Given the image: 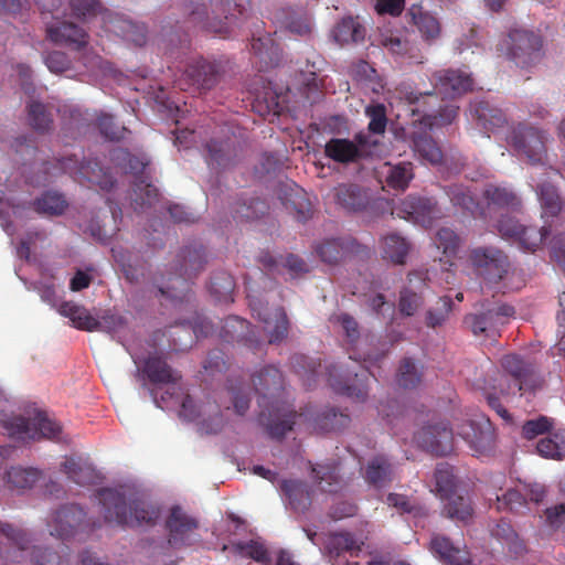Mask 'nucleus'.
<instances>
[{"label":"nucleus","mask_w":565,"mask_h":565,"mask_svg":"<svg viewBox=\"0 0 565 565\" xmlns=\"http://www.w3.org/2000/svg\"><path fill=\"white\" fill-rule=\"evenodd\" d=\"M349 423L348 414L338 412L335 408H328L316 417L315 429L319 433L337 431L347 427Z\"/></svg>","instance_id":"54"},{"label":"nucleus","mask_w":565,"mask_h":565,"mask_svg":"<svg viewBox=\"0 0 565 565\" xmlns=\"http://www.w3.org/2000/svg\"><path fill=\"white\" fill-rule=\"evenodd\" d=\"M335 321L343 330L347 343L349 344L348 350L352 351L350 353L351 360L373 365L384 358V353L372 354L371 352L361 351L360 347L364 341L361 340L359 323L351 315L342 312L335 317Z\"/></svg>","instance_id":"20"},{"label":"nucleus","mask_w":565,"mask_h":565,"mask_svg":"<svg viewBox=\"0 0 565 565\" xmlns=\"http://www.w3.org/2000/svg\"><path fill=\"white\" fill-rule=\"evenodd\" d=\"M501 366L511 379L502 376L500 386L507 384V388H501L503 394H515L518 392L532 391L537 386V376L535 366L524 361L516 354L504 355L501 360Z\"/></svg>","instance_id":"10"},{"label":"nucleus","mask_w":565,"mask_h":565,"mask_svg":"<svg viewBox=\"0 0 565 565\" xmlns=\"http://www.w3.org/2000/svg\"><path fill=\"white\" fill-rule=\"evenodd\" d=\"M255 392L259 395L258 404L263 406L267 397H275L284 388V376L274 365H268L253 375Z\"/></svg>","instance_id":"30"},{"label":"nucleus","mask_w":565,"mask_h":565,"mask_svg":"<svg viewBox=\"0 0 565 565\" xmlns=\"http://www.w3.org/2000/svg\"><path fill=\"white\" fill-rule=\"evenodd\" d=\"M28 120L30 126L38 132H47L52 129L53 118L45 105L32 102L28 105Z\"/></svg>","instance_id":"60"},{"label":"nucleus","mask_w":565,"mask_h":565,"mask_svg":"<svg viewBox=\"0 0 565 565\" xmlns=\"http://www.w3.org/2000/svg\"><path fill=\"white\" fill-rule=\"evenodd\" d=\"M268 205L264 200L259 198H250L248 201L238 200L235 202L232 213L233 217L237 221H250L260 217L266 214Z\"/></svg>","instance_id":"53"},{"label":"nucleus","mask_w":565,"mask_h":565,"mask_svg":"<svg viewBox=\"0 0 565 565\" xmlns=\"http://www.w3.org/2000/svg\"><path fill=\"white\" fill-rule=\"evenodd\" d=\"M469 259L477 274L492 284L501 281L509 274L511 267L508 255L493 246L473 248Z\"/></svg>","instance_id":"11"},{"label":"nucleus","mask_w":565,"mask_h":565,"mask_svg":"<svg viewBox=\"0 0 565 565\" xmlns=\"http://www.w3.org/2000/svg\"><path fill=\"white\" fill-rule=\"evenodd\" d=\"M173 329L174 331L170 332L173 337L172 347L177 351H183L193 344L194 338H206L212 334L213 324L205 317L196 315L192 321H183Z\"/></svg>","instance_id":"24"},{"label":"nucleus","mask_w":565,"mask_h":565,"mask_svg":"<svg viewBox=\"0 0 565 565\" xmlns=\"http://www.w3.org/2000/svg\"><path fill=\"white\" fill-rule=\"evenodd\" d=\"M365 481L377 488L388 486L395 478V467L384 455L373 457L364 469Z\"/></svg>","instance_id":"31"},{"label":"nucleus","mask_w":565,"mask_h":565,"mask_svg":"<svg viewBox=\"0 0 565 565\" xmlns=\"http://www.w3.org/2000/svg\"><path fill=\"white\" fill-rule=\"evenodd\" d=\"M362 545L363 542L358 541L350 532H338L330 534L327 548L331 555L337 557L344 553L356 556Z\"/></svg>","instance_id":"46"},{"label":"nucleus","mask_w":565,"mask_h":565,"mask_svg":"<svg viewBox=\"0 0 565 565\" xmlns=\"http://www.w3.org/2000/svg\"><path fill=\"white\" fill-rule=\"evenodd\" d=\"M434 478L435 489L440 499L458 492L457 476L454 472V467L448 462H440L437 465Z\"/></svg>","instance_id":"50"},{"label":"nucleus","mask_w":565,"mask_h":565,"mask_svg":"<svg viewBox=\"0 0 565 565\" xmlns=\"http://www.w3.org/2000/svg\"><path fill=\"white\" fill-rule=\"evenodd\" d=\"M247 0H211L210 9L204 1L190 2L189 22L203 30L222 35L226 30L225 20L243 14Z\"/></svg>","instance_id":"5"},{"label":"nucleus","mask_w":565,"mask_h":565,"mask_svg":"<svg viewBox=\"0 0 565 565\" xmlns=\"http://www.w3.org/2000/svg\"><path fill=\"white\" fill-rule=\"evenodd\" d=\"M408 100L413 105L412 113L422 116V121L429 128L450 125L458 116L459 107L441 106L435 93L411 94Z\"/></svg>","instance_id":"9"},{"label":"nucleus","mask_w":565,"mask_h":565,"mask_svg":"<svg viewBox=\"0 0 565 565\" xmlns=\"http://www.w3.org/2000/svg\"><path fill=\"white\" fill-rule=\"evenodd\" d=\"M411 147L414 153L427 163L437 166L443 162L444 153L427 131H414L411 136Z\"/></svg>","instance_id":"32"},{"label":"nucleus","mask_w":565,"mask_h":565,"mask_svg":"<svg viewBox=\"0 0 565 565\" xmlns=\"http://www.w3.org/2000/svg\"><path fill=\"white\" fill-rule=\"evenodd\" d=\"M249 307L253 316L264 323L268 343L278 344L287 338L290 323L282 307L269 309L260 300H250Z\"/></svg>","instance_id":"14"},{"label":"nucleus","mask_w":565,"mask_h":565,"mask_svg":"<svg viewBox=\"0 0 565 565\" xmlns=\"http://www.w3.org/2000/svg\"><path fill=\"white\" fill-rule=\"evenodd\" d=\"M85 518V511L77 504L61 507L49 522L51 535L66 540L78 533L93 531L94 526Z\"/></svg>","instance_id":"13"},{"label":"nucleus","mask_w":565,"mask_h":565,"mask_svg":"<svg viewBox=\"0 0 565 565\" xmlns=\"http://www.w3.org/2000/svg\"><path fill=\"white\" fill-rule=\"evenodd\" d=\"M106 32L114 33L124 40L141 46L146 43V26L120 15L103 14Z\"/></svg>","instance_id":"27"},{"label":"nucleus","mask_w":565,"mask_h":565,"mask_svg":"<svg viewBox=\"0 0 565 565\" xmlns=\"http://www.w3.org/2000/svg\"><path fill=\"white\" fill-rule=\"evenodd\" d=\"M374 374L370 371V366L362 367L361 373H354L353 379H343L338 374L337 366L328 367V382L332 390L341 395H345L356 401H364L367 396V386L362 380L366 376Z\"/></svg>","instance_id":"25"},{"label":"nucleus","mask_w":565,"mask_h":565,"mask_svg":"<svg viewBox=\"0 0 565 565\" xmlns=\"http://www.w3.org/2000/svg\"><path fill=\"white\" fill-rule=\"evenodd\" d=\"M235 282L233 277L226 271H218L211 277L209 291L218 302H233V290Z\"/></svg>","instance_id":"51"},{"label":"nucleus","mask_w":565,"mask_h":565,"mask_svg":"<svg viewBox=\"0 0 565 565\" xmlns=\"http://www.w3.org/2000/svg\"><path fill=\"white\" fill-rule=\"evenodd\" d=\"M98 499L107 523L128 527L151 526L156 524L160 516V509L158 507L140 500H132L127 504L124 494L115 489H100L98 491Z\"/></svg>","instance_id":"2"},{"label":"nucleus","mask_w":565,"mask_h":565,"mask_svg":"<svg viewBox=\"0 0 565 565\" xmlns=\"http://www.w3.org/2000/svg\"><path fill=\"white\" fill-rule=\"evenodd\" d=\"M498 510H509L515 513H524L527 510L526 497L522 486L519 489H509L501 497L497 495Z\"/></svg>","instance_id":"61"},{"label":"nucleus","mask_w":565,"mask_h":565,"mask_svg":"<svg viewBox=\"0 0 565 565\" xmlns=\"http://www.w3.org/2000/svg\"><path fill=\"white\" fill-rule=\"evenodd\" d=\"M198 526V520L189 515L181 507H172L166 520V527L169 532V544L175 547L190 545L192 535Z\"/></svg>","instance_id":"19"},{"label":"nucleus","mask_w":565,"mask_h":565,"mask_svg":"<svg viewBox=\"0 0 565 565\" xmlns=\"http://www.w3.org/2000/svg\"><path fill=\"white\" fill-rule=\"evenodd\" d=\"M250 49L259 60L260 71L274 67L279 63V49L268 36L266 38H253L250 42Z\"/></svg>","instance_id":"45"},{"label":"nucleus","mask_w":565,"mask_h":565,"mask_svg":"<svg viewBox=\"0 0 565 565\" xmlns=\"http://www.w3.org/2000/svg\"><path fill=\"white\" fill-rule=\"evenodd\" d=\"M461 239L450 227H441L435 235V244L446 257H455L459 250Z\"/></svg>","instance_id":"63"},{"label":"nucleus","mask_w":565,"mask_h":565,"mask_svg":"<svg viewBox=\"0 0 565 565\" xmlns=\"http://www.w3.org/2000/svg\"><path fill=\"white\" fill-rule=\"evenodd\" d=\"M413 178L414 172L411 162H399L394 166L388 164L386 183L390 188L404 191Z\"/></svg>","instance_id":"59"},{"label":"nucleus","mask_w":565,"mask_h":565,"mask_svg":"<svg viewBox=\"0 0 565 565\" xmlns=\"http://www.w3.org/2000/svg\"><path fill=\"white\" fill-rule=\"evenodd\" d=\"M42 172L43 177L36 179L38 184H45L51 178L63 173L68 174L81 184L97 185L106 191H109L115 184L113 175L98 161H78L75 154L57 158L54 162H43Z\"/></svg>","instance_id":"4"},{"label":"nucleus","mask_w":565,"mask_h":565,"mask_svg":"<svg viewBox=\"0 0 565 565\" xmlns=\"http://www.w3.org/2000/svg\"><path fill=\"white\" fill-rule=\"evenodd\" d=\"M316 481L324 492H337L340 487L339 467L337 463L317 465L312 467Z\"/></svg>","instance_id":"56"},{"label":"nucleus","mask_w":565,"mask_h":565,"mask_svg":"<svg viewBox=\"0 0 565 565\" xmlns=\"http://www.w3.org/2000/svg\"><path fill=\"white\" fill-rule=\"evenodd\" d=\"M435 89L444 98H455L472 90L473 79L470 74L461 70H443L433 76Z\"/></svg>","instance_id":"22"},{"label":"nucleus","mask_w":565,"mask_h":565,"mask_svg":"<svg viewBox=\"0 0 565 565\" xmlns=\"http://www.w3.org/2000/svg\"><path fill=\"white\" fill-rule=\"evenodd\" d=\"M227 61L199 58L191 62L185 70V75L191 84L200 90H211L223 79Z\"/></svg>","instance_id":"16"},{"label":"nucleus","mask_w":565,"mask_h":565,"mask_svg":"<svg viewBox=\"0 0 565 565\" xmlns=\"http://www.w3.org/2000/svg\"><path fill=\"white\" fill-rule=\"evenodd\" d=\"M550 233L551 231L547 226H542L541 228L536 226H524L515 242L524 252L534 253L542 246Z\"/></svg>","instance_id":"57"},{"label":"nucleus","mask_w":565,"mask_h":565,"mask_svg":"<svg viewBox=\"0 0 565 565\" xmlns=\"http://www.w3.org/2000/svg\"><path fill=\"white\" fill-rule=\"evenodd\" d=\"M537 452L547 459L565 458V429H557L536 445Z\"/></svg>","instance_id":"47"},{"label":"nucleus","mask_w":565,"mask_h":565,"mask_svg":"<svg viewBox=\"0 0 565 565\" xmlns=\"http://www.w3.org/2000/svg\"><path fill=\"white\" fill-rule=\"evenodd\" d=\"M483 198L489 206L518 211L521 200L514 191L507 186L489 184L483 191Z\"/></svg>","instance_id":"41"},{"label":"nucleus","mask_w":565,"mask_h":565,"mask_svg":"<svg viewBox=\"0 0 565 565\" xmlns=\"http://www.w3.org/2000/svg\"><path fill=\"white\" fill-rule=\"evenodd\" d=\"M535 192L541 204L542 217H556L564 206L558 189L550 182H543L537 184Z\"/></svg>","instance_id":"40"},{"label":"nucleus","mask_w":565,"mask_h":565,"mask_svg":"<svg viewBox=\"0 0 565 565\" xmlns=\"http://www.w3.org/2000/svg\"><path fill=\"white\" fill-rule=\"evenodd\" d=\"M46 36L55 44H64L81 50L88 44L85 30L72 22H58L46 28Z\"/></svg>","instance_id":"28"},{"label":"nucleus","mask_w":565,"mask_h":565,"mask_svg":"<svg viewBox=\"0 0 565 565\" xmlns=\"http://www.w3.org/2000/svg\"><path fill=\"white\" fill-rule=\"evenodd\" d=\"M33 205L34 210L39 213L61 215L64 213L68 204L62 194L47 191L38 198Z\"/></svg>","instance_id":"58"},{"label":"nucleus","mask_w":565,"mask_h":565,"mask_svg":"<svg viewBox=\"0 0 565 565\" xmlns=\"http://www.w3.org/2000/svg\"><path fill=\"white\" fill-rule=\"evenodd\" d=\"M206 262L201 244L183 247L177 256L174 273L169 275L164 284L158 286L159 292L173 301H189L190 281L204 268Z\"/></svg>","instance_id":"3"},{"label":"nucleus","mask_w":565,"mask_h":565,"mask_svg":"<svg viewBox=\"0 0 565 565\" xmlns=\"http://www.w3.org/2000/svg\"><path fill=\"white\" fill-rule=\"evenodd\" d=\"M280 490L287 498L292 510L305 512L311 505L310 491L305 482L300 480H282Z\"/></svg>","instance_id":"39"},{"label":"nucleus","mask_w":565,"mask_h":565,"mask_svg":"<svg viewBox=\"0 0 565 565\" xmlns=\"http://www.w3.org/2000/svg\"><path fill=\"white\" fill-rule=\"evenodd\" d=\"M458 435L479 455L487 452L492 447L493 433L489 422L479 424L475 420H467L460 425Z\"/></svg>","instance_id":"29"},{"label":"nucleus","mask_w":565,"mask_h":565,"mask_svg":"<svg viewBox=\"0 0 565 565\" xmlns=\"http://www.w3.org/2000/svg\"><path fill=\"white\" fill-rule=\"evenodd\" d=\"M443 500H446L443 514L448 519L462 523H468L472 519L475 510L468 492L458 491Z\"/></svg>","instance_id":"37"},{"label":"nucleus","mask_w":565,"mask_h":565,"mask_svg":"<svg viewBox=\"0 0 565 565\" xmlns=\"http://www.w3.org/2000/svg\"><path fill=\"white\" fill-rule=\"evenodd\" d=\"M206 162L209 166L226 168L235 157V147L232 140L211 139L206 145Z\"/></svg>","instance_id":"43"},{"label":"nucleus","mask_w":565,"mask_h":565,"mask_svg":"<svg viewBox=\"0 0 565 565\" xmlns=\"http://www.w3.org/2000/svg\"><path fill=\"white\" fill-rule=\"evenodd\" d=\"M332 198L334 203L348 213L364 211L370 204L367 191L354 183H341L333 188Z\"/></svg>","instance_id":"26"},{"label":"nucleus","mask_w":565,"mask_h":565,"mask_svg":"<svg viewBox=\"0 0 565 565\" xmlns=\"http://www.w3.org/2000/svg\"><path fill=\"white\" fill-rule=\"evenodd\" d=\"M470 114L478 125L487 130L503 127L508 119L502 109L491 105L487 100H478L470 105Z\"/></svg>","instance_id":"34"},{"label":"nucleus","mask_w":565,"mask_h":565,"mask_svg":"<svg viewBox=\"0 0 565 565\" xmlns=\"http://www.w3.org/2000/svg\"><path fill=\"white\" fill-rule=\"evenodd\" d=\"M333 38L339 44L358 43L364 39L365 30L353 18H343L333 29Z\"/></svg>","instance_id":"52"},{"label":"nucleus","mask_w":565,"mask_h":565,"mask_svg":"<svg viewBox=\"0 0 565 565\" xmlns=\"http://www.w3.org/2000/svg\"><path fill=\"white\" fill-rule=\"evenodd\" d=\"M31 556L35 565H71L68 547L62 543L54 551L47 547L34 546Z\"/></svg>","instance_id":"49"},{"label":"nucleus","mask_w":565,"mask_h":565,"mask_svg":"<svg viewBox=\"0 0 565 565\" xmlns=\"http://www.w3.org/2000/svg\"><path fill=\"white\" fill-rule=\"evenodd\" d=\"M97 127L102 136L111 141H119L130 131L124 126L115 121L113 115L100 113L97 117Z\"/></svg>","instance_id":"62"},{"label":"nucleus","mask_w":565,"mask_h":565,"mask_svg":"<svg viewBox=\"0 0 565 565\" xmlns=\"http://www.w3.org/2000/svg\"><path fill=\"white\" fill-rule=\"evenodd\" d=\"M142 375L153 385H167L168 390L161 395V403L157 397V392H151L158 407H168L170 403L181 404L180 415L188 420H198L202 409H196L192 397L181 392L179 382L182 376L179 371L172 369L160 355H149L141 367Z\"/></svg>","instance_id":"1"},{"label":"nucleus","mask_w":565,"mask_h":565,"mask_svg":"<svg viewBox=\"0 0 565 565\" xmlns=\"http://www.w3.org/2000/svg\"><path fill=\"white\" fill-rule=\"evenodd\" d=\"M297 414L295 412L279 411L269 413L268 416L265 412L259 414V423L265 427L268 436L273 439H282L288 431H290L296 423Z\"/></svg>","instance_id":"36"},{"label":"nucleus","mask_w":565,"mask_h":565,"mask_svg":"<svg viewBox=\"0 0 565 565\" xmlns=\"http://www.w3.org/2000/svg\"><path fill=\"white\" fill-rule=\"evenodd\" d=\"M507 141L515 156L529 164L544 167L548 163V134L545 130L519 122L511 128Z\"/></svg>","instance_id":"6"},{"label":"nucleus","mask_w":565,"mask_h":565,"mask_svg":"<svg viewBox=\"0 0 565 565\" xmlns=\"http://www.w3.org/2000/svg\"><path fill=\"white\" fill-rule=\"evenodd\" d=\"M290 363L294 371L302 379L303 385L310 388L316 383L318 369L321 367L320 361L303 354H295Z\"/></svg>","instance_id":"55"},{"label":"nucleus","mask_w":565,"mask_h":565,"mask_svg":"<svg viewBox=\"0 0 565 565\" xmlns=\"http://www.w3.org/2000/svg\"><path fill=\"white\" fill-rule=\"evenodd\" d=\"M382 256L394 264L402 265L409 250L408 242L397 233H390L382 238Z\"/></svg>","instance_id":"44"},{"label":"nucleus","mask_w":565,"mask_h":565,"mask_svg":"<svg viewBox=\"0 0 565 565\" xmlns=\"http://www.w3.org/2000/svg\"><path fill=\"white\" fill-rule=\"evenodd\" d=\"M445 192L452 205L463 214L471 215L472 217L484 216L482 209L468 186L451 184L445 188Z\"/></svg>","instance_id":"35"},{"label":"nucleus","mask_w":565,"mask_h":565,"mask_svg":"<svg viewBox=\"0 0 565 565\" xmlns=\"http://www.w3.org/2000/svg\"><path fill=\"white\" fill-rule=\"evenodd\" d=\"M62 468L68 479L79 486L94 484L99 479L96 469L82 458H66Z\"/></svg>","instance_id":"38"},{"label":"nucleus","mask_w":565,"mask_h":565,"mask_svg":"<svg viewBox=\"0 0 565 565\" xmlns=\"http://www.w3.org/2000/svg\"><path fill=\"white\" fill-rule=\"evenodd\" d=\"M414 438L420 448L436 456H447L454 449L452 429L445 423L425 426Z\"/></svg>","instance_id":"18"},{"label":"nucleus","mask_w":565,"mask_h":565,"mask_svg":"<svg viewBox=\"0 0 565 565\" xmlns=\"http://www.w3.org/2000/svg\"><path fill=\"white\" fill-rule=\"evenodd\" d=\"M515 310L507 303H498L491 307L482 305V311L465 317L463 323L475 335L492 338L499 334V328L508 323L514 317Z\"/></svg>","instance_id":"12"},{"label":"nucleus","mask_w":565,"mask_h":565,"mask_svg":"<svg viewBox=\"0 0 565 565\" xmlns=\"http://www.w3.org/2000/svg\"><path fill=\"white\" fill-rule=\"evenodd\" d=\"M426 287L425 275L420 271L409 273L407 285L399 290L397 310L403 317H413L424 305L423 290Z\"/></svg>","instance_id":"21"},{"label":"nucleus","mask_w":565,"mask_h":565,"mask_svg":"<svg viewBox=\"0 0 565 565\" xmlns=\"http://www.w3.org/2000/svg\"><path fill=\"white\" fill-rule=\"evenodd\" d=\"M324 154L338 163H353L362 158V150L347 138H331L324 145Z\"/></svg>","instance_id":"33"},{"label":"nucleus","mask_w":565,"mask_h":565,"mask_svg":"<svg viewBox=\"0 0 565 565\" xmlns=\"http://www.w3.org/2000/svg\"><path fill=\"white\" fill-rule=\"evenodd\" d=\"M543 42L540 35L527 30H512L499 50L521 68H529L542 58Z\"/></svg>","instance_id":"7"},{"label":"nucleus","mask_w":565,"mask_h":565,"mask_svg":"<svg viewBox=\"0 0 565 565\" xmlns=\"http://www.w3.org/2000/svg\"><path fill=\"white\" fill-rule=\"evenodd\" d=\"M392 214H396L405 220H411L423 226H430L433 222L440 218L443 213L433 198H422L416 195L406 196L399 206L392 210Z\"/></svg>","instance_id":"15"},{"label":"nucleus","mask_w":565,"mask_h":565,"mask_svg":"<svg viewBox=\"0 0 565 565\" xmlns=\"http://www.w3.org/2000/svg\"><path fill=\"white\" fill-rule=\"evenodd\" d=\"M429 551L446 565H472V558L466 545L455 544L444 534L431 536Z\"/></svg>","instance_id":"23"},{"label":"nucleus","mask_w":565,"mask_h":565,"mask_svg":"<svg viewBox=\"0 0 565 565\" xmlns=\"http://www.w3.org/2000/svg\"><path fill=\"white\" fill-rule=\"evenodd\" d=\"M4 428L11 437L22 440L55 439L62 431L61 425L43 411H34L29 417H11L4 422Z\"/></svg>","instance_id":"8"},{"label":"nucleus","mask_w":565,"mask_h":565,"mask_svg":"<svg viewBox=\"0 0 565 565\" xmlns=\"http://www.w3.org/2000/svg\"><path fill=\"white\" fill-rule=\"evenodd\" d=\"M41 478V471L35 468L11 467L6 473L10 489L25 490L32 488Z\"/></svg>","instance_id":"48"},{"label":"nucleus","mask_w":565,"mask_h":565,"mask_svg":"<svg viewBox=\"0 0 565 565\" xmlns=\"http://www.w3.org/2000/svg\"><path fill=\"white\" fill-rule=\"evenodd\" d=\"M60 313L67 317L79 330L93 332L98 329L97 318L93 317L83 306L66 301L60 306Z\"/></svg>","instance_id":"42"},{"label":"nucleus","mask_w":565,"mask_h":565,"mask_svg":"<svg viewBox=\"0 0 565 565\" xmlns=\"http://www.w3.org/2000/svg\"><path fill=\"white\" fill-rule=\"evenodd\" d=\"M316 252L320 259L328 264H337L347 257L370 255V248L353 237L329 238L317 245Z\"/></svg>","instance_id":"17"},{"label":"nucleus","mask_w":565,"mask_h":565,"mask_svg":"<svg viewBox=\"0 0 565 565\" xmlns=\"http://www.w3.org/2000/svg\"><path fill=\"white\" fill-rule=\"evenodd\" d=\"M452 308V300L450 297H441L435 307L430 308L426 312L425 323L429 328H437L443 326Z\"/></svg>","instance_id":"64"}]
</instances>
